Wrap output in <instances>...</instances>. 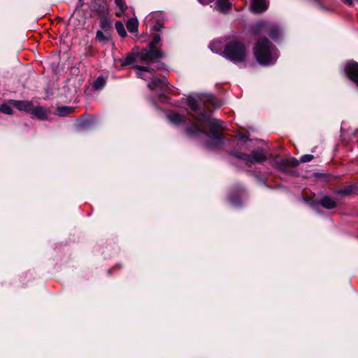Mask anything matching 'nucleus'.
<instances>
[{"label":"nucleus","mask_w":358,"mask_h":358,"mask_svg":"<svg viewBox=\"0 0 358 358\" xmlns=\"http://www.w3.org/2000/svg\"><path fill=\"white\" fill-rule=\"evenodd\" d=\"M355 189V185H350L348 187H344L343 189H341L338 191V193L345 195H349L351 194L354 189Z\"/></svg>","instance_id":"nucleus-23"},{"label":"nucleus","mask_w":358,"mask_h":358,"mask_svg":"<svg viewBox=\"0 0 358 358\" xmlns=\"http://www.w3.org/2000/svg\"><path fill=\"white\" fill-rule=\"evenodd\" d=\"M135 61V57L133 55H129L124 59L122 64L123 65H130Z\"/></svg>","instance_id":"nucleus-26"},{"label":"nucleus","mask_w":358,"mask_h":358,"mask_svg":"<svg viewBox=\"0 0 358 358\" xmlns=\"http://www.w3.org/2000/svg\"><path fill=\"white\" fill-rule=\"evenodd\" d=\"M0 111L7 115H10L13 113V110L10 105L8 103L1 105Z\"/></svg>","instance_id":"nucleus-25"},{"label":"nucleus","mask_w":358,"mask_h":358,"mask_svg":"<svg viewBox=\"0 0 358 358\" xmlns=\"http://www.w3.org/2000/svg\"><path fill=\"white\" fill-rule=\"evenodd\" d=\"M126 26L129 31L134 33L138 30V20L135 18H131L127 22Z\"/></svg>","instance_id":"nucleus-13"},{"label":"nucleus","mask_w":358,"mask_h":358,"mask_svg":"<svg viewBox=\"0 0 358 358\" xmlns=\"http://www.w3.org/2000/svg\"><path fill=\"white\" fill-rule=\"evenodd\" d=\"M100 26L101 29H103L105 31H107L111 28V24L106 18H103L101 20Z\"/></svg>","instance_id":"nucleus-24"},{"label":"nucleus","mask_w":358,"mask_h":358,"mask_svg":"<svg viewBox=\"0 0 358 358\" xmlns=\"http://www.w3.org/2000/svg\"><path fill=\"white\" fill-rule=\"evenodd\" d=\"M96 38L99 42L106 43L110 41V34L107 31H106V33L104 34L101 31L99 30L96 31Z\"/></svg>","instance_id":"nucleus-14"},{"label":"nucleus","mask_w":358,"mask_h":358,"mask_svg":"<svg viewBox=\"0 0 358 358\" xmlns=\"http://www.w3.org/2000/svg\"><path fill=\"white\" fill-rule=\"evenodd\" d=\"M9 103H11L12 105H13L18 110H22V111H25L29 113H30L32 106H33L32 103L29 101L11 100L9 101Z\"/></svg>","instance_id":"nucleus-8"},{"label":"nucleus","mask_w":358,"mask_h":358,"mask_svg":"<svg viewBox=\"0 0 358 358\" xmlns=\"http://www.w3.org/2000/svg\"><path fill=\"white\" fill-rule=\"evenodd\" d=\"M268 3L266 0H252L251 9L255 13H262L266 10Z\"/></svg>","instance_id":"nucleus-10"},{"label":"nucleus","mask_w":358,"mask_h":358,"mask_svg":"<svg viewBox=\"0 0 358 358\" xmlns=\"http://www.w3.org/2000/svg\"><path fill=\"white\" fill-rule=\"evenodd\" d=\"M106 80L103 77H99L94 83V88L95 90H100L104 87Z\"/></svg>","instance_id":"nucleus-20"},{"label":"nucleus","mask_w":358,"mask_h":358,"mask_svg":"<svg viewBox=\"0 0 358 358\" xmlns=\"http://www.w3.org/2000/svg\"><path fill=\"white\" fill-rule=\"evenodd\" d=\"M115 29H116L118 34L121 37L124 38V37L126 36L127 32L125 31L124 24H123V23L122 22H120V21L116 22V23H115Z\"/></svg>","instance_id":"nucleus-17"},{"label":"nucleus","mask_w":358,"mask_h":358,"mask_svg":"<svg viewBox=\"0 0 358 358\" xmlns=\"http://www.w3.org/2000/svg\"><path fill=\"white\" fill-rule=\"evenodd\" d=\"M198 122L193 123L191 127L186 129V134L189 136H196L200 134L206 133V127H208L210 134L208 135L210 143L206 145L209 149H217L222 146L223 141L222 138V127L218 121L205 115L200 113L196 117Z\"/></svg>","instance_id":"nucleus-1"},{"label":"nucleus","mask_w":358,"mask_h":358,"mask_svg":"<svg viewBox=\"0 0 358 358\" xmlns=\"http://www.w3.org/2000/svg\"><path fill=\"white\" fill-rule=\"evenodd\" d=\"M348 78L358 87V63L350 62L345 67Z\"/></svg>","instance_id":"nucleus-7"},{"label":"nucleus","mask_w":358,"mask_h":358,"mask_svg":"<svg viewBox=\"0 0 358 358\" xmlns=\"http://www.w3.org/2000/svg\"><path fill=\"white\" fill-rule=\"evenodd\" d=\"M280 34V30L277 26H273L269 30V36L273 39H277Z\"/></svg>","instance_id":"nucleus-19"},{"label":"nucleus","mask_w":358,"mask_h":358,"mask_svg":"<svg viewBox=\"0 0 358 358\" xmlns=\"http://www.w3.org/2000/svg\"><path fill=\"white\" fill-rule=\"evenodd\" d=\"M161 41L159 35H155L152 41L149 43L148 48L141 50L137 55V58L145 63H149L157 59L164 57L162 52L155 45Z\"/></svg>","instance_id":"nucleus-4"},{"label":"nucleus","mask_w":358,"mask_h":358,"mask_svg":"<svg viewBox=\"0 0 358 358\" xmlns=\"http://www.w3.org/2000/svg\"><path fill=\"white\" fill-rule=\"evenodd\" d=\"M168 119L174 124H179L185 121V117L177 113H171L167 115Z\"/></svg>","instance_id":"nucleus-11"},{"label":"nucleus","mask_w":358,"mask_h":358,"mask_svg":"<svg viewBox=\"0 0 358 358\" xmlns=\"http://www.w3.org/2000/svg\"><path fill=\"white\" fill-rule=\"evenodd\" d=\"M320 204L327 209H333L336 207V201L329 196L322 198L320 201Z\"/></svg>","instance_id":"nucleus-12"},{"label":"nucleus","mask_w":358,"mask_h":358,"mask_svg":"<svg viewBox=\"0 0 358 358\" xmlns=\"http://www.w3.org/2000/svg\"><path fill=\"white\" fill-rule=\"evenodd\" d=\"M254 55L262 65L273 64L278 57L277 49L267 38H260L253 49Z\"/></svg>","instance_id":"nucleus-2"},{"label":"nucleus","mask_w":358,"mask_h":358,"mask_svg":"<svg viewBox=\"0 0 358 358\" xmlns=\"http://www.w3.org/2000/svg\"><path fill=\"white\" fill-rule=\"evenodd\" d=\"M287 163L291 166H296L297 165V163L296 162V160L294 159H292L290 160H288Z\"/></svg>","instance_id":"nucleus-28"},{"label":"nucleus","mask_w":358,"mask_h":358,"mask_svg":"<svg viewBox=\"0 0 358 358\" xmlns=\"http://www.w3.org/2000/svg\"><path fill=\"white\" fill-rule=\"evenodd\" d=\"M50 110L41 106H32L30 114L34 115L38 119L45 120L47 118L48 115L50 113Z\"/></svg>","instance_id":"nucleus-9"},{"label":"nucleus","mask_w":358,"mask_h":358,"mask_svg":"<svg viewBox=\"0 0 358 358\" xmlns=\"http://www.w3.org/2000/svg\"><path fill=\"white\" fill-rule=\"evenodd\" d=\"M224 56L231 62H241L246 56V50L244 44L237 40L230 41L227 44L224 52Z\"/></svg>","instance_id":"nucleus-3"},{"label":"nucleus","mask_w":358,"mask_h":358,"mask_svg":"<svg viewBox=\"0 0 358 358\" xmlns=\"http://www.w3.org/2000/svg\"><path fill=\"white\" fill-rule=\"evenodd\" d=\"M164 85V80L161 79H154L148 83V87L152 90H156L157 87H162Z\"/></svg>","instance_id":"nucleus-18"},{"label":"nucleus","mask_w":358,"mask_h":358,"mask_svg":"<svg viewBox=\"0 0 358 358\" xmlns=\"http://www.w3.org/2000/svg\"><path fill=\"white\" fill-rule=\"evenodd\" d=\"M313 159V155H304L301 157L300 162L302 163L309 162Z\"/></svg>","instance_id":"nucleus-27"},{"label":"nucleus","mask_w":358,"mask_h":358,"mask_svg":"<svg viewBox=\"0 0 358 358\" xmlns=\"http://www.w3.org/2000/svg\"><path fill=\"white\" fill-rule=\"evenodd\" d=\"M73 110V108L69 106H62L59 107L57 109V114L61 117H64L70 113H71Z\"/></svg>","instance_id":"nucleus-15"},{"label":"nucleus","mask_w":358,"mask_h":358,"mask_svg":"<svg viewBox=\"0 0 358 358\" xmlns=\"http://www.w3.org/2000/svg\"><path fill=\"white\" fill-rule=\"evenodd\" d=\"M134 69L138 71L137 75L140 78H143L144 72H150V68L147 66H135Z\"/></svg>","instance_id":"nucleus-21"},{"label":"nucleus","mask_w":358,"mask_h":358,"mask_svg":"<svg viewBox=\"0 0 358 358\" xmlns=\"http://www.w3.org/2000/svg\"><path fill=\"white\" fill-rule=\"evenodd\" d=\"M115 4L117 5L120 10L116 13V15L120 17L127 9V6L124 0H115Z\"/></svg>","instance_id":"nucleus-16"},{"label":"nucleus","mask_w":358,"mask_h":358,"mask_svg":"<svg viewBox=\"0 0 358 358\" xmlns=\"http://www.w3.org/2000/svg\"><path fill=\"white\" fill-rule=\"evenodd\" d=\"M217 5L222 11L228 10L230 7V3L227 0H217Z\"/></svg>","instance_id":"nucleus-22"},{"label":"nucleus","mask_w":358,"mask_h":358,"mask_svg":"<svg viewBox=\"0 0 358 358\" xmlns=\"http://www.w3.org/2000/svg\"><path fill=\"white\" fill-rule=\"evenodd\" d=\"M266 26V24L264 22H260L258 24H257V27L260 29H264Z\"/></svg>","instance_id":"nucleus-29"},{"label":"nucleus","mask_w":358,"mask_h":358,"mask_svg":"<svg viewBox=\"0 0 358 358\" xmlns=\"http://www.w3.org/2000/svg\"><path fill=\"white\" fill-rule=\"evenodd\" d=\"M236 157L245 162L247 164H252L255 162L261 163L266 160V155L262 150H255L252 156L244 153L236 154Z\"/></svg>","instance_id":"nucleus-5"},{"label":"nucleus","mask_w":358,"mask_h":358,"mask_svg":"<svg viewBox=\"0 0 358 358\" xmlns=\"http://www.w3.org/2000/svg\"><path fill=\"white\" fill-rule=\"evenodd\" d=\"M201 3L206 4L210 1V0H199Z\"/></svg>","instance_id":"nucleus-31"},{"label":"nucleus","mask_w":358,"mask_h":358,"mask_svg":"<svg viewBox=\"0 0 358 358\" xmlns=\"http://www.w3.org/2000/svg\"><path fill=\"white\" fill-rule=\"evenodd\" d=\"M214 97L211 95H197L196 96H189L187 99V104L193 111H197L199 108V103L210 102L213 103Z\"/></svg>","instance_id":"nucleus-6"},{"label":"nucleus","mask_w":358,"mask_h":358,"mask_svg":"<svg viewBox=\"0 0 358 358\" xmlns=\"http://www.w3.org/2000/svg\"><path fill=\"white\" fill-rule=\"evenodd\" d=\"M345 3L348 5H352L353 3V0H343Z\"/></svg>","instance_id":"nucleus-30"}]
</instances>
